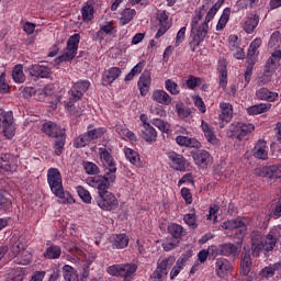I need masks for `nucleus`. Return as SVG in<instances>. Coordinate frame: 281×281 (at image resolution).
<instances>
[{
    "label": "nucleus",
    "mask_w": 281,
    "mask_h": 281,
    "mask_svg": "<svg viewBox=\"0 0 281 281\" xmlns=\"http://www.w3.org/2000/svg\"><path fill=\"white\" fill-rule=\"evenodd\" d=\"M223 3H225V0H217L209 11L204 4L199 10H195V14L191 20V34L193 36L194 47H199L207 37V33L210 32L209 24L214 20Z\"/></svg>",
    "instance_id": "f257e3e1"
},
{
    "label": "nucleus",
    "mask_w": 281,
    "mask_h": 281,
    "mask_svg": "<svg viewBox=\"0 0 281 281\" xmlns=\"http://www.w3.org/2000/svg\"><path fill=\"white\" fill-rule=\"evenodd\" d=\"M47 181L53 194L61 199L63 203H74V196L70 193H65V189H63V176L58 169H48Z\"/></svg>",
    "instance_id": "f03ea898"
},
{
    "label": "nucleus",
    "mask_w": 281,
    "mask_h": 281,
    "mask_svg": "<svg viewBox=\"0 0 281 281\" xmlns=\"http://www.w3.org/2000/svg\"><path fill=\"white\" fill-rule=\"evenodd\" d=\"M104 168L103 176L88 177L86 179L88 186L97 188V190H109V188H111V183H114L117 178V165H110Z\"/></svg>",
    "instance_id": "7ed1b4c3"
},
{
    "label": "nucleus",
    "mask_w": 281,
    "mask_h": 281,
    "mask_svg": "<svg viewBox=\"0 0 281 281\" xmlns=\"http://www.w3.org/2000/svg\"><path fill=\"white\" fill-rule=\"evenodd\" d=\"M108 273L109 276H114L115 278H123V281H131L133 278H135V273H137V265H112L108 268Z\"/></svg>",
    "instance_id": "20e7f679"
},
{
    "label": "nucleus",
    "mask_w": 281,
    "mask_h": 281,
    "mask_svg": "<svg viewBox=\"0 0 281 281\" xmlns=\"http://www.w3.org/2000/svg\"><path fill=\"white\" fill-rule=\"evenodd\" d=\"M256 131V126L251 123L234 122L229 125L228 136L238 139L239 142H247L249 135Z\"/></svg>",
    "instance_id": "39448f33"
},
{
    "label": "nucleus",
    "mask_w": 281,
    "mask_h": 281,
    "mask_svg": "<svg viewBox=\"0 0 281 281\" xmlns=\"http://www.w3.org/2000/svg\"><path fill=\"white\" fill-rule=\"evenodd\" d=\"M98 192L99 198L97 203L101 210L111 212V210H115L117 205H120L117 198H115L113 193L109 192V189H98Z\"/></svg>",
    "instance_id": "423d86ee"
},
{
    "label": "nucleus",
    "mask_w": 281,
    "mask_h": 281,
    "mask_svg": "<svg viewBox=\"0 0 281 281\" xmlns=\"http://www.w3.org/2000/svg\"><path fill=\"white\" fill-rule=\"evenodd\" d=\"M222 229L226 231V236H231L229 232H235L238 240H243L245 238V234H247V226L240 218L224 222L222 224Z\"/></svg>",
    "instance_id": "0eeeda50"
},
{
    "label": "nucleus",
    "mask_w": 281,
    "mask_h": 281,
    "mask_svg": "<svg viewBox=\"0 0 281 281\" xmlns=\"http://www.w3.org/2000/svg\"><path fill=\"white\" fill-rule=\"evenodd\" d=\"M78 45H80V34L76 33L69 37L65 53L58 57L59 63L74 60L78 54Z\"/></svg>",
    "instance_id": "6e6552de"
},
{
    "label": "nucleus",
    "mask_w": 281,
    "mask_h": 281,
    "mask_svg": "<svg viewBox=\"0 0 281 281\" xmlns=\"http://www.w3.org/2000/svg\"><path fill=\"white\" fill-rule=\"evenodd\" d=\"M192 159L198 166V168H201L202 170H207L212 164H214V157L210 154V151L205 149H200L192 154Z\"/></svg>",
    "instance_id": "1a4fd4ad"
},
{
    "label": "nucleus",
    "mask_w": 281,
    "mask_h": 281,
    "mask_svg": "<svg viewBox=\"0 0 281 281\" xmlns=\"http://www.w3.org/2000/svg\"><path fill=\"white\" fill-rule=\"evenodd\" d=\"M168 165L172 170L178 172H186V157L183 155L177 154L175 151H168Z\"/></svg>",
    "instance_id": "9d476101"
},
{
    "label": "nucleus",
    "mask_w": 281,
    "mask_h": 281,
    "mask_svg": "<svg viewBox=\"0 0 281 281\" xmlns=\"http://www.w3.org/2000/svg\"><path fill=\"white\" fill-rule=\"evenodd\" d=\"M2 128L7 139H12L16 134V125L14 124V114L12 111L5 112L4 120L2 121Z\"/></svg>",
    "instance_id": "9b49d317"
},
{
    "label": "nucleus",
    "mask_w": 281,
    "mask_h": 281,
    "mask_svg": "<svg viewBox=\"0 0 281 281\" xmlns=\"http://www.w3.org/2000/svg\"><path fill=\"white\" fill-rule=\"evenodd\" d=\"M89 87H91V82L89 80H80L77 81L70 89V100H81L82 95L89 91Z\"/></svg>",
    "instance_id": "f8f14e48"
},
{
    "label": "nucleus",
    "mask_w": 281,
    "mask_h": 281,
    "mask_svg": "<svg viewBox=\"0 0 281 281\" xmlns=\"http://www.w3.org/2000/svg\"><path fill=\"white\" fill-rule=\"evenodd\" d=\"M256 177H268V179L281 178V166L259 167L254 170Z\"/></svg>",
    "instance_id": "ddd939ff"
},
{
    "label": "nucleus",
    "mask_w": 281,
    "mask_h": 281,
    "mask_svg": "<svg viewBox=\"0 0 281 281\" xmlns=\"http://www.w3.org/2000/svg\"><path fill=\"white\" fill-rule=\"evenodd\" d=\"M251 246L250 251L254 258H258L262 251H265V246L262 244V233L255 231L250 234Z\"/></svg>",
    "instance_id": "4468645a"
},
{
    "label": "nucleus",
    "mask_w": 281,
    "mask_h": 281,
    "mask_svg": "<svg viewBox=\"0 0 281 281\" xmlns=\"http://www.w3.org/2000/svg\"><path fill=\"white\" fill-rule=\"evenodd\" d=\"M25 71L32 76V78H49V76H52V69H49V67L38 64L29 66Z\"/></svg>",
    "instance_id": "2eb2a0df"
},
{
    "label": "nucleus",
    "mask_w": 281,
    "mask_h": 281,
    "mask_svg": "<svg viewBox=\"0 0 281 281\" xmlns=\"http://www.w3.org/2000/svg\"><path fill=\"white\" fill-rule=\"evenodd\" d=\"M260 45H262V40L258 37L250 43L247 53V65H256L258 63V55L260 54L258 49Z\"/></svg>",
    "instance_id": "dca6fc26"
},
{
    "label": "nucleus",
    "mask_w": 281,
    "mask_h": 281,
    "mask_svg": "<svg viewBox=\"0 0 281 281\" xmlns=\"http://www.w3.org/2000/svg\"><path fill=\"white\" fill-rule=\"evenodd\" d=\"M215 273L217 278H225L232 273V262L225 258H217L215 262Z\"/></svg>",
    "instance_id": "f3484780"
},
{
    "label": "nucleus",
    "mask_w": 281,
    "mask_h": 281,
    "mask_svg": "<svg viewBox=\"0 0 281 281\" xmlns=\"http://www.w3.org/2000/svg\"><path fill=\"white\" fill-rule=\"evenodd\" d=\"M100 161L102 166L108 167V166H115V159L113 158V149L109 146H102L99 148L98 151Z\"/></svg>",
    "instance_id": "a211bd4d"
},
{
    "label": "nucleus",
    "mask_w": 281,
    "mask_h": 281,
    "mask_svg": "<svg viewBox=\"0 0 281 281\" xmlns=\"http://www.w3.org/2000/svg\"><path fill=\"white\" fill-rule=\"evenodd\" d=\"M42 131L48 137H61V135H65V128H61L54 122L44 123L42 126Z\"/></svg>",
    "instance_id": "6ab92c4d"
},
{
    "label": "nucleus",
    "mask_w": 281,
    "mask_h": 281,
    "mask_svg": "<svg viewBox=\"0 0 281 281\" xmlns=\"http://www.w3.org/2000/svg\"><path fill=\"white\" fill-rule=\"evenodd\" d=\"M153 82V77L150 76V71H144L137 82V87L140 91V95H147L150 91V85Z\"/></svg>",
    "instance_id": "aec40b11"
},
{
    "label": "nucleus",
    "mask_w": 281,
    "mask_h": 281,
    "mask_svg": "<svg viewBox=\"0 0 281 281\" xmlns=\"http://www.w3.org/2000/svg\"><path fill=\"white\" fill-rule=\"evenodd\" d=\"M151 100L157 102V104H162V106H170L172 104V97H170L168 92L161 89L153 91Z\"/></svg>",
    "instance_id": "412c9836"
},
{
    "label": "nucleus",
    "mask_w": 281,
    "mask_h": 281,
    "mask_svg": "<svg viewBox=\"0 0 281 281\" xmlns=\"http://www.w3.org/2000/svg\"><path fill=\"white\" fill-rule=\"evenodd\" d=\"M112 249H126L128 247L130 238L126 234H113L110 236Z\"/></svg>",
    "instance_id": "4be33fe9"
},
{
    "label": "nucleus",
    "mask_w": 281,
    "mask_h": 281,
    "mask_svg": "<svg viewBox=\"0 0 281 281\" xmlns=\"http://www.w3.org/2000/svg\"><path fill=\"white\" fill-rule=\"evenodd\" d=\"M93 14H95V0H88L81 8V19L83 23L93 21Z\"/></svg>",
    "instance_id": "5701e85b"
},
{
    "label": "nucleus",
    "mask_w": 281,
    "mask_h": 281,
    "mask_svg": "<svg viewBox=\"0 0 281 281\" xmlns=\"http://www.w3.org/2000/svg\"><path fill=\"white\" fill-rule=\"evenodd\" d=\"M254 157L256 159H261L262 161L269 159V147H267V142L259 139L254 147Z\"/></svg>",
    "instance_id": "b1692460"
},
{
    "label": "nucleus",
    "mask_w": 281,
    "mask_h": 281,
    "mask_svg": "<svg viewBox=\"0 0 281 281\" xmlns=\"http://www.w3.org/2000/svg\"><path fill=\"white\" fill-rule=\"evenodd\" d=\"M168 16V13H166V11H162L159 15H158V21H159V30L156 33V38H161V36H164V34H166V32H168L169 27H172V22H170Z\"/></svg>",
    "instance_id": "393cba45"
},
{
    "label": "nucleus",
    "mask_w": 281,
    "mask_h": 281,
    "mask_svg": "<svg viewBox=\"0 0 281 281\" xmlns=\"http://www.w3.org/2000/svg\"><path fill=\"white\" fill-rule=\"evenodd\" d=\"M221 113L218 115L220 122H225V124H228V122H232V117L234 115V108L231 103L227 102H221L220 103Z\"/></svg>",
    "instance_id": "a878e982"
},
{
    "label": "nucleus",
    "mask_w": 281,
    "mask_h": 281,
    "mask_svg": "<svg viewBox=\"0 0 281 281\" xmlns=\"http://www.w3.org/2000/svg\"><path fill=\"white\" fill-rule=\"evenodd\" d=\"M258 23H260V16L257 14H251L247 16L243 23V30L246 34H254L256 29L258 27Z\"/></svg>",
    "instance_id": "bb28decb"
},
{
    "label": "nucleus",
    "mask_w": 281,
    "mask_h": 281,
    "mask_svg": "<svg viewBox=\"0 0 281 281\" xmlns=\"http://www.w3.org/2000/svg\"><path fill=\"white\" fill-rule=\"evenodd\" d=\"M256 98L257 100H263L266 102H277L280 95L278 94V92H273L267 88H260L256 91Z\"/></svg>",
    "instance_id": "cd10ccee"
},
{
    "label": "nucleus",
    "mask_w": 281,
    "mask_h": 281,
    "mask_svg": "<svg viewBox=\"0 0 281 281\" xmlns=\"http://www.w3.org/2000/svg\"><path fill=\"white\" fill-rule=\"evenodd\" d=\"M175 265V257H168L158 262L156 273H158L159 278H166L168 276V269Z\"/></svg>",
    "instance_id": "c85d7f7f"
},
{
    "label": "nucleus",
    "mask_w": 281,
    "mask_h": 281,
    "mask_svg": "<svg viewBox=\"0 0 281 281\" xmlns=\"http://www.w3.org/2000/svg\"><path fill=\"white\" fill-rule=\"evenodd\" d=\"M217 74L220 79V87L227 89V61L225 59L218 60Z\"/></svg>",
    "instance_id": "c756f323"
},
{
    "label": "nucleus",
    "mask_w": 281,
    "mask_h": 281,
    "mask_svg": "<svg viewBox=\"0 0 281 281\" xmlns=\"http://www.w3.org/2000/svg\"><path fill=\"white\" fill-rule=\"evenodd\" d=\"M201 131L202 133H204V137L207 139L210 144H218V138H216L214 128L212 127V125H209L207 122H204L203 120L201 121Z\"/></svg>",
    "instance_id": "7c9ffc66"
},
{
    "label": "nucleus",
    "mask_w": 281,
    "mask_h": 281,
    "mask_svg": "<svg viewBox=\"0 0 281 281\" xmlns=\"http://www.w3.org/2000/svg\"><path fill=\"white\" fill-rule=\"evenodd\" d=\"M142 137L147 142L148 144H153L154 142H157V131L150 123H145L144 127L142 130Z\"/></svg>",
    "instance_id": "2f4dec72"
},
{
    "label": "nucleus",
    "mask_w": 281,
    "mask_h": 281,
    "mask_svg": "<svg viewBox=\"0 0 281 281\" xmlns=\"http://www.w3.org/2000/svg\"><path fill=\"white\" fill-rule=\"evenodd\" d=\"M176 144H178V146H186L187 148H201V142L196 138H190L183 135L176 137Z\"/></svg>",
    "instance_id": "473e14b6"
},
{
    "label": "nucleus",
    "mask_w": 281,
    "mask_h": 281,
    "mask_svg": "<svg viewBox=\"0 0 281 281\" xmlns=\"http://www.w3.org/2000/svg\"><path fill=\"white\" fill-rule=\"evenodd\" d=\"M120 76H122V69L119 67H111L110 69L105 70L103 81L105 85H113V82H115Z\"/></svg>",
    "instance_id": "72a5a7b5"
},
{
    "label": "nucleus",
    "mask_w": 281,
    "mask_h": 281,
    "mask_svg": "<svg viewBox=\"0 0 281 281\" xmlns=\"http://www.w3.org/2000/svg\"><path fill=\"white\" fill-rule=\"evenodd\" d=\"M0 210L3 212L12 210V194L5 190H0Z\"/></svg>",
    "instance_id": "f704fd0d"
},
{
    "label": "nucleus",
    "mask_w": 281,
    "mask_h": 281,
    "mask_svg": "<svg viewBox=\"0 0 281 281\" xmlns=\"http://www.w3.org/2000/svg\"><path fill=\"white\" fill-rule=\"evenodd\" d=\"M175 111L179 120H188V117H192V109L186 106L183 102L176 103Z\"/></svg>",
    "instance_id": "c9c22d12"
},
{
    "label": "nucleus",
    "mask_w": 281,
    "mask_h": 281,
    "mask_svg": "<svg viewBox=\"0 0 281 281\" xmlns=\"http://www.w3.org/2000/svg\"><path fill=\"white\" fill-rule=\"evenodd\" d=\"M250 271H251V255H249V252H243L241 261H240V274L249 276Z\"/></svg>",
    "instance_id": "e433bc0d"
},
{
    "label": "nucleus",
    "mask_w": 281,
    "mask_h": 281,
    "mask_svg": "<svg viewBox=\"0 0 281 281\" xmlns=\"http://www.w3.org/2000/svg\"><path fill=\"white\" fill-rule=\"evenodd\" d=\"M220 254L221 256H238L240 254V249L238 246L234 244H223L220 246Z\"/></svg>",
    "instance_id": "4c0bfd02"
},
{
    "label": "nucleus",
    "mask_w": 281,
    "mask_h": 281,
    "mask_svg": "<svg viewBox=\"0 0 281 281\" xmlns=\"http://www.w3.org/2000/svg\"><path fill=\"white\" fill-rule=\"evenodd\" d=\"M63 255V248L60 246L52 245L44 252V258L47 260H58Z\"/></svg>",
    "instance_id": "58836bf2"
},
{
    "label": "nucleus",
    "mask_w": 281,
    "mask_h": 281,
    "mask_svg": "<svg viewBox=\"0 0 281 281\" xmlns=\"http://www.w3.org/2000/svg\"><path fill=\"white\" fill-rule=\"evenodd\" d=\"M79 100H71L69 99V101L66 104V108L68 109L69 113H71V115H75V117H80V115H82V113H85V103H81L80 105H78L76 108V102H78Z\"/></svg>",
    "instance_id": "ea45409f"
},
{
    "label": "nucleus",
    "mask_w": 281,
    "mask_h": 281,
    "mask_svg": "<svg viewBox=\"0 0 281 281\" xmlns=\"http://www.w3.org/2000/svg\"><path fill=\"white\" fill-rule=\"evenodd\" d=\"M168 232H169L170 236L176 240H181V237L186 234L183 226H181L177 223L169 224Z\"/></svg>",
    "instance_id": "a19ab883"
},
{
    "label": "nucleus",
    "mask_w": 281,
    "mask_h": 281,
    "mask_svg": "<svg viewBox=\"0 0 281 281\" xmlns=\"http://www.w3.org/2000/svg\"><path fill=\"white\" fill-rule=\"evenodd\" d=\"M271 109V103H259L247 108L248 115H260L261 113H267Z\"/></svg>",
    "instance_id": "79ce46f5"
},
{
    "label": "nucleus",
    "mask_w": 281,
    "mask_h": 281,
    "mask_svg": "<svg viewBox=\"0 0 281 281\" xmlns=\"http://www.w3.org/2000/svg\"><path fill=\"white\" fill-rule=\"evenodd\" d=\"M63 277L65 281H80L78 278V271L69 265L63 267Z\"/></svg>",
    "instance_id": "37998d69"
},
{
    "label": "nucleus",
    "mask_w": 281,
    "mask_h": 281,
    "mask_svg": "<svg viewBox=\"0 0 281 281\" xmlns=\"http://www.w3.org/2000/svg\"><path fill=\"white\" fill-rule=\"evenodd\" d=\"M229 16H232V9L225 8L223 10V13L216 24V31L222 32V30H225V26L229 22Z\"/></svg>",
    "instance_id": "c03bdc74"
},
{
    "label": "nucleus",
    "mask_w": 281,
    "mask_h": 281,
    "mask_svg": "<svg viewBox=\"0 0 281 281\" xmlns=\"http://www.w3.org/2000/svg\"><path fill=\"white\" fill-rule=\"evenodd\" d=\"M137 14V11L135 9L126 8L121 12L120 16V23L122 25H127V23H131L133 19H135V15Z\"/></svg>",
    "instance_id": "a18cd8bd"
},
{
    "label": "nucleus",
    "mask_w": 281,
    "mask_h": 281,
    "mask_svg": "<svg viewBox=\"0 0 281 281\" xmlns=\"http://www.w3.org/2000/svg\"><path fill=\"white\" fill-rule=\"evenodd\" d=\"M281 60V50H274L271 55V57L267 60V67L270 69V71H274V69H278L280 66Z\"/></svg>",
    "instance_id": "49530a36"
},
{
    "label": "nucleus",
    "mask_w": 281,
    "mask_h": 281,
    "mask_svg": "<svg viewBox=\"0 0 281 281\" xmlns=\"http://www.w3.org/2000/svg\"><path fill=\"white\" fill-rule=\"evenodd\" d=\"M12 78L18 85H23L25 82V74L23 72V65L18 64L14 66L12 71Z\"/></svg>",
    "instance_id": "de8ad7c7"
},
{
    "label": "nucleus",
    "mask_w": 281,
    "mask_h": 281,
    "mask_svg": "<svg viewBox=\"0 0 281 281\" xmlns=\"http://www.w3.org/2000/svg\"><path fill=\"white\" fill-rule=\"evenodd\" d=\"M263 251H273L276 245L278 244V238L276 236L268 234L265 238H262Z\"/></svg>",
    "instance_id": "09e8293b"
},
{
    "label": "nucleus",
    "mask_w": 281,
    "mask_h": 281,
    "mask_svg": "<svg viewBox=\"0 0 281 281\" xmlns=\"http://www.w3.org/2000/svg\"><path fill=\"white\" fill-rule=\"evenodd\" d=\"M280 267H281L280 263H273L263 268L260 271L261 278H273V276H276V272L280 270Z\"/></svg>",
    "instance_id": "8fccbe9b"
},
{
    "label": "nucleus",
    "mask_w": 281,
    "mask_h": 281,
    "mask_svg": "<svg viewBox=\"0 0 281 281\" xmlns=\"http://www.w3.org/2000/svg\"><path fill=\"white\" fill-rule=\"evenodd\" d=\"M145 63L140 61L132 68V70L125 76V82H131L135 76H139L144 69Z\"/></svg>",
    "instance_id": "3c124183"
},
{
    "label": "nucleus",
    "mask_w": 281,
    "mask_h": 281,
    "mask_svg": "<svg viewBox=\"0 0 281 281\" xmlns=\"http://www.w3.org/2000/svg\"><path fill=\"white\" fill-rule=\"evenodd\" d=\"M12 165V156L10 154H0V168L5 172H10Z\"/></svg>",
    "instance_id": "603ef678"
},
{
    "label": "nucleus",
    "mask_w": 281,
    "mask_h": 281,
    "mask_svg": "<svg viewBox=\"0 0 281 281\" xmlns=\"http://www.w3.org/2000/svg\"><path fill=\"white\" fill-rule=\"evenodd\" d=\"M124 155H125L126 159L133 164V166L139 165V154H137V151H135L128 147H125Z\"/></svg>",
    "instance_id": "864d4df0"
},
{
    "label": "nucleus",
    "mask_w": 281,
    "mask_h": 281,
    "mask_svg": "<svg viewBox=\"0 0 281 281\" xmlns=\"http://www.w3.org/2000/svg\"><path fill=\"white\" fill-rule=\"evenodd\" d=\"M165 89L171 95H179V93H181V89L179 88V85H177V82L172 81V79H167L165 81Z\"/></svg>",
    "instance_id": "5fc2aeb1"
},
{
    "label": "nucleus",
    "mask_w": 281,
    "mask_h": 281,
    "mask_svg": "<svg viewBox=\"0 0 281 281\" xmlns=\"http://www.w3.org/2000/svg\"><path fill=\"white\" fill-rule=\"evenodd\" d=\"M27 247V243L23 237H20L12 246L11 251H13L14 256H19L21 251H25Z\"/></svg>",
    "instance_id": "6e6d98bb"
},
{
    "label": "nucleus",
    "mask_w": 281,
    "mask_h": 281,
    "mask_svg": "<svg viewBox=\"0 0 281 281\" xmlns=\"http://www.w3.org/2000/svg\"><path fill=\"white\" fill-rule=\"evenodd\" d=\"M88 144H91V139L89 138V135L87 133H83L75 139L74 147L85 148V146H88Z\"/></svg>",
    "instance_id": "4d7b16f0"
},
{
    "label": "nucleus",
    "mask_w": 281,
    "mask_h": 281,
    "mask_svg": "<svg viewBox=\"0 0 281 281\" xmlns=\"http://www.w3.org/2000/svg\"><path fill=\"white\" fill-rule=\"evenodd\" d=\"M181 240L179 239H167L161 244L164 251H172L179 247Z\"/></svg>",
    "instance_id": "13d9d810"
},
{
    "label": "nucleus",
    "mask_w": 281,
    "mask_h": 281,
    "mask_svg": "<svg viewBox=\"0 0 281 281\" xmlns=\"http://www.w3.org/2000/svg\"><path fill=\"white\" fill-rule=\"evenodd\" d=\"M183 222L192 229H196V227H199V224H196V214L194 212L186 214L183 216Z\"/></svg>",
    "instance_id": "bf43d9fd"
},
{
    "label": "nucleus",
    "mask_w": 281,
    "mask_h": 281,
    "mask_svg": "<svg viewBox=\"0 0 281 281\" xmlns=\"http://www.w3.org/2000/svg\"><path fill=\"white\" fill-rule=\"evenodd\" d=\"M23 278H25V270L21 267L13 269L10 273L11 281H23Z\"/></svg>",
    "instance_id": "052dcab7"
},
{
    "label": "nucleus",
    "mask_w": 281,
    "mask_h": 281,
    "mask_svg": "<svg viewBox=\"0 0 281 281\" xmlns=\"http://www.w3.org/2000/svg\"><path fill=\"white\" fill-rule=\"evenodd\" d=\"M77 194L80 196L83 203H91V193L89 190L85 189V187H77Z\"/></svg>",
    "instance_id": "680f3d73"
},
{
    "label": "nucleus",
    "mask_w": 281,
    "mask_h": 281,
    "mask_svg": "<svg viewBox=\"0 0 281 281\" xmlns=\"http://www.w3.org/2000/svg\"><path fill=\"white\" fill-rule=\"evenodd\" d=\"M231 52L237 60H245V49H243L239 45H233L231 46Z\"/></svg>",
    "instance_id": "e2e57ef3"
},
{
    "label": "nucleus",
    "mask_w": 281,
    "mask_h": 281,
    "mask_svg": "<svg viewBox=\"0 0 281 281\" xmlns=\"http://www.w3.org/2000/svg\"><path fill=\"white\" fill-rule=\"evenodd\" d=\"M186 260L183 259H178L176 266L172 268L170 272V280H175L179 273H181V270L183 269Z\"/></svg>",
    "instance_id": "0e129e2a"
},
{
    "label": "nucleus",
    "mask_w": 281,
    "mask_h": 281,
    "mask_svg": "<svg viewBox=\"0 0 281 281\" xmlns=\"http://www.w3.org/2000/svg\"><path fill=\"white\" fill-rule=\"evenodd\" d=\"M64 148H65V135L56 137L55 154L58 156L63 155Z\"/></svg>",
    "instance_id": "69168bd1"
},
{
    "label": "nucleus",
    "mask_w": 281,
    "mask_h": 281,
    "mask_svg": "<svg viewBox=\"0 0 281 281\" xmlns=\"http://www.w3.org/2000/svg\"><path fill=\"white\" fill-rule=\"evenodd\" d=\"M83 168L87 172V175H99L100 173V167L95 165L94 162H85Z\"/></svg>",
    "instance_id": "338daca9"
},
{
    "label": "nucleus",
    "mask_w": 281,
    "mask_h": 281,
    "mask_svg": "<svg viewBox=\"0 0 281 281\" xmlns=\"http://www.w3.org/2000/svg\"><path fill=\"white\" fill-rule=\"evenodd\" d=\"M90 142H93V139H98L104 135V128H94L86 132Z\"/></svg>",
    "instance_id": "774afa93"
}]
</instances>
